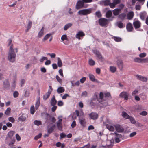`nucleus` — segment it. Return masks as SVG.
Instances as JSON below:
<instances>
[{
    "label": "nucleus",
    "mask_w": 148,
    "mask_h": 148,
    "mask_svg": "<svg viewBox=\"0 0 148 148\" xmlns=\"http://www.w3.org/2000/svg\"><path fill=\"white\" fill-rule=\"evenodd\" d=\"M16 54L14 52V49L12 47V45L10 47L8 53L7 59L10 62L13 63L16 60Z\"/></svg>",
    "instance_id": "f257e3e1"
},
{
    "label": "nucleus",
    "mask_w": 148,
    "mask_h": 148,
    "mask_svg": "<svg viewBox=\"0 0 148 148\" xmlns=\"http://www.w3.org/2000/svg\"><path fill=\"white\" fill-rule=\"evenodd\" d=\"M91 12V9L89 8L81 10L78 11V13L79 15H86L90 13Z\"/></svg>",
    "instance_id": "f03ea898"
},
{
    "label": "nucleus",
    "mask_w": 148,
    "mask_h": 148,
    "mask_svg": "<svg viewBox=\"0 0 148 148\" xmlns=\"http://www.w3.org/2000/svg\"><path fill=\"white\" fill-rule=\"evenodd\" d=\"M129 95V94L127 92L123 91L120 93L119 97L120 98H124L125 100H127Z\"/></svg>",
    "instance_id": "7ed1b4c3"
},
{
    "label": "nucleus",
    "mask_w": 148,
    "mask_h": 148,
    "mask_svg": "<svg viewBox=\"0 0 148 148\" xmlns=\"http://www.w3.org/2000/svg\"><path fill=\"white\" fill-rule=\"evenodd\" d=\"M85 36V34L84 32L81 31H78L75 36V37L77 39L80 40L82 39Z\"/></svg>",
    "instance_id": "20e7f679"
},
{
    "label": "nucleus",
    "mask_w": 148,
    "mask_h": 148,
    "mask_svg": "<svg viewBox=\"0 0 148 148\" xmlns=\"http://www.w3.org/2000/svg\"><path fill=\"white\" fill-rule=\"evenodd\" d=\"M99 23L101 26H105L108 23V20L105 18H101L99 20Z\"/></svg>",
    "instance_id": "39448f33"
},
{
    "label": "nucleus",
    "mask_w": 148,
    "mask_h": 148,
    "mask_svg": "<svg viewBox=\"0 0 148 148\" xmlns=\"http://www.w3.org/2000/svg\"><path fill=\"white\" fill-rule=\"evenodd\" d=\"M117 65L121 71H122L124 65L123 62L121 60H118L116 61Z\"/></svg>",
    "instance_id": "423d86ee"
},
{
    "label": "nucleus",
    "mask_w": 148,
    "mask_h": 148,
    "mask_svg": "<svg viewBox=\"0 0 148 148\" xmlns=\"http://www.w3.org/2000/svg\"><path fill=\"white\" fill-rule=\"evenodd\" d=\"M84 2L82 1L79 0L77 2L76 6V8L77 9H79L81 8H82L84 5Z\"/></svg>",
    "instance_id": "0eeeda50"
},
{
    "label": "nucleus",
    "mask_w": 148,
    "mask_h": 148,
    "mask_svg": "<svg viewBox=\"0 0 148 148\" xmlns=\"http://www.w3.org/2000/svg\"><path fill=\"white\" fill-rule=\"evenodd\" d=\"M89 116L91 119L95 120L98 118V115L96 113L92 112L89 114Z\"/></svg>",
    "instance_id": "6e6552de"
},
{
    "label": "nucleus",
    "mask_w": 148,
    "mask_h": 148,
    "mask_svg": "<svg viewBox=\"0 0 148 148\" xmlns=\"http://www.w3.org/2000/svg\"><path fill=\"white\" fill-rule=\"evenodd\" d=\"M79 119L81 125L84 127H85L86 122L85 118L79 116Z\"/></svg>",
    "instance_id": "1a4fd4ad"
},
{
    "label": "nucleus",
    "mask_w": 148,
    "mask_h": 148,
    "mask_svg": "<svg viewBox=\"0 0 148 148\" xmlns=\"http://www.w3.org/2000/svg\"><path fill=\"white\" fill-rule=\"evenodd\" d=\"M133 24L135 29H138L140 27L141 23L138 20H135L133 22Z\"/></svg>",
    "instance_id": "9d476101"
},
{
    "label": "nucleus",
    "mask_w": 148,
    "mask_h": 148,
    "mask_svg": "<svg viewBox=\"0 0 148 148\" xmlns=\"http://www.w3.org/2000/svg\"><path fill=\"white\" fill-rule=\"evenodd\" d=\"M137 79L140 80L143 82H147V78L142 76L141 75H136Z\"/></svg>",
    "instance_id": "9b49d317"
},
{
    "label": "nucleus",
    "mask_w": 148,
    "mask_h": 148,
    "mask_svg": "<svg viewBox=\"0 0 148 148\" xmlns=\"http://www.w3.org/2000/svg\"><path fill=\"white\" fill-rule=\"evenodd\" d=\"M47 120L48 122L51 121L53 123L55 122L56 120V119L53 117L51 115L48 114L47 117Z\"/></svg>",
    "instance_id": "f8f14e48"
},
{
    "label": "nucleus",
    "mask_w": 148,
    "mask_h": 148,
    "mask_svg": "<svg viewBox=\"0 0 148 148\" xmlns=\"http://www.w3.org/2000/svg\"><path fill=\"white\" fill-rule=\"evenodd\" d=\"M3 87L6 89H9L10 84L8 80L6 79L3 82Z\"/></svg>",
    "instance_id": "ddd939ff"
},
{
    "label": "nucleus",
    "mask_w": 148,
    "mask_h": 148,
    "mask_svg": "<svg viewBox=\"0 0 148 148\" xmlns=\"http://www.w3.org/2000/svg\"><path fill=\"white\" fill-rule=\"evenodd\" d=\"M116 131L118 132H122L124 131L123 128L119 125H116L114 126Z\"/></svg>",
    "instance_id": "4468645a"
},
{
    "label": "nucleus",
    "mask_w": 148,
    "mask_h": 148,
    "mask_svg": "<svg viewBox=\"0 0 148 148\" xmlns=\"http://www.w3.org/2000/svg\"><path fill=\"white\" fill-rule=\"evenodd\" d=\"M126 27L127 31L128 32H132L133 29L132 24L130 23H129L127 24Z\"/></svg>",
    "instance_id": "2eb2a0df"
},
{
    "label": "nucleus",
    "mask_w": 148,
    "mask_h": 148,
    "mask_svg": "<svg viewBox=\"0 0 148 148\" xmlns=\"http://www.w3.org/2000/svg\"><path fill=\"white\" fill-rule=\"evenodd\" d=\"M88 77L93 82H96L97 83H101V82L98 81L97 80L95 79V76L92 74H89L88 75Z\"/></svg>",
    "instance_id": "dca6fc26"
},
{
    "label": "nucleus",
    "mask_w": 148,
    "mask_h": 148,
    "mask_svg": "<svg viewBox=\"0 0 148 148\" xmlns=\"http://www.w3.org/2000/svg\"><path fill=\"white\" fill-rule=\"evenodd\" d=\"M139 15L141 20L142 21H144L147 16V14L145 12L143 11L140 13Z\"/></svg>",
    "instance_id": "f3484780"
},
{
    "label": "nucleus",
    "mask_w": 148,
    "mask_h": 148,
    "mask_svg": "<svg viewBox=\"0 0 148 148\" xmlns=\"http://www.w3.org/2000/svg\"><path fill=\"white\" fill-rule=\"evenodd\" d=\"M114 134H116L115 137V140L116 143H119L120 141V138L122 137L121 134H117L116 132H114Z\"/></svg>",
    "instance_id": "a211bd4d"
},
{
    "label": "nucleus",
    "mask_w": 148,
    "mask_h": 148,
    "mask_svg": "<svg viewBox=\"0 0 148 148\" xmlns=\"http://www.w3.org/2000/svg\"><path fill=\"white\" fill-rule=\"evenodd\" d=\"M40 93H39L38 96V97L36 103L35 104V108L37 110L38 108L40 103Z\"/></svg>",
    "instance_id": "6ab92c4d"
},
{
    "label": "nucleus",
    "mask_w": 148,
    "mask_h": 148,
    "mask_svg": "<svg viewBox=\"0 0 148 148\" xmlns=\"http://www.w3.org/2000/svg\"><path fill=\"white\" fill-rule=\"evenodd\" d=\"M55 127V125H54L52 126H50L48 125L47 127V132L49 134H50L54 130V128Z\"/></svg>",
    "instance_id": "aec40b11"
},
{
    "label": "nucleus",
    "mask_w": 148,
    "mask_h": 148,
    "mask_svg": "<svg viewBox=\"0 0 148 148\" xmlns=\"http://www.w3.org/2000/svg\"><path fill=\"white\" fill-rule=\"evenodd\" d=\"M27 118L26 115L23 114L22 115L20 116L18 118V120L20 121H24Z\"/></svg>",
    "instance_id": "412c9836"
},
{
    "label": "nucleus",
    "mask_w": 148,
    "mask_h": 148,
    "mask_svg": "<svg viewBox=\"0 0 148 148\" xmlns=\"http://www.w3.org/2000/svg\"><path fill=\"white\" fill-rule=\"evenodd\" d=\"M134 14L133 12L131 11L129 12L127 14V19L131 20L132 18L134 16Z\"/></svg>",
    "instance_id": "4be33fe9"
},
{
    "label": "nucleus",
    "mask_w": 148,
    "mask_h": 148,
    "mask_svg": "<svg viewBox=\"0 0 148 148\" xmlns=\"http://www.w3.org/2000/svg\"><path fill=\"white\" fill-rule=\"evenodd\" d=\"M51 106L55 105L57 103V101L55 99V96H53L51 100Z\"/></svg>",
    "instance_id": "5701e85b"
},
{
    "label": "nucleus",
    "mask_w": 148,
    "mask_h": 148,
    "mask_svg": "<svg viewBox=\"0 0 148 148\" xmlns=\"http://www.w3.org/2000/svg\"><path fill=\"white\" fill-rule=\"evenodd\" d=\"M116 25L119 28H121L125 27V25H124L121 21H118L116 23Z\"/></svg>",
    "instance_id": "b1692460"
},
{
    "label": "nucleus",
    "mask_w": 148,
    "mask_h": 148,
    "mask_svg": "<svg viewBox=\"0 0 148 148\" xmlns=\"http://www.w3.org/2000/svg\"><path fill=\"white\" fill-rule=\"evenodd\" d=\"M65 91V89L63 87H59L57 90V92L58 94L60 93H62L63 92Z\"/></svg>",
    "instance_id": "393cba45"
},
{
    "label": "nucleus",
    "mask_w": 148,
    "mask_h": 148,
    "mask_svg": "<svg viewBox=\"0 0 148 148\" xmlns=\"http://www.w3.org/2000/svg\"><path fill=\"white\" fill-rule=\"evenodd\" d=\"M75 112L77 115V116H79V114L80 117L81 116H83L84 115V113L82 109L80 110V112H79L77 110H76Z\"/></svg>",
    "instance_id": "a878e982"
},
{
    "label": "nucleus",
    "mask_w": 148,
    "mask_h": 148,
    "mask_svg": "<svg viewBox=\"0 0 148 148\" xmlns=\"http://www.w3.org/2000/svg\"><path fill=\"white\" fill-rule=\"evenodd\" d=\"M120 11L121 10L120 9H115L113 11V14L115 16L119 14Z\"/></svg>",
    "instance_id": "bb28decb"
},
{
    "label": "nucleus",
    "mask_w": 148,
    "mask_h": 148,
    "mask_svg": "<svg viewBox=\"0 0 148 148\" xmlns=\"http://www.w3.org/2000/svg\"><path fill=\"white\" fill-rule=\"evenodd\" d=\"M104 95L102 92H100L99 94V98H97V100L100 102L102 101L103 100Z\"/></svg>",
    "instance_id": "cd10ccee"
},
{
    "label": "nucleus",
    "mask_w": 148,
    "mask_h": 148,
    "mask_svg": "<svg viewBox=\"0 0 148 148\" xmlns=\"http://www.w3.org/2000/svg\"><path fill=\"white\" fill-rule=\"evenodd\" d=\"M93 53L94 54L96 55L97 57L99 59H101L102 58V56L100 54V53L96 51L95 50L93 51Z\"/></svg>",
    "instance_id": "c85d7f7f"
},
{
    "label": "nucleus",
    "mask_w": 148,
    "mask_h": 148,
    "mask_svg": "<svg viewBox=\"0 0 148 148\" xmlns=\"http://www.w3.org/2000/svg\"><path fill=\"white\" fill-rule=\"evenodd\" d=\"M44 29V27H42L40 31L39 32L38 36V37L40 38L43 35Z\"/></svg>",
    "instance_id": "c756f323"
},
{
    "label": "nucleus",
    "mask_w": 148,
    "mask_h": 148,
    "mask_svg": "<svg viewBox=\"0 0 148 148\" xmlns=\"http://www.w3.org/2000/svg\"><path fill=\"white\" fill-rule=\"evenodd\" d=\"M15 132L13 131H10L7 134V136L10 138H12Z\"/></svg>",
    "instance_id": "7c9ffc66"
},
{
    "label": "nucleus",
    "mask_w": 148,
    "mask_h": 148,
    "mask_svg": "<svg viewBox=\"0 0 148 148\" xmlns=\"http://www.w3.org/2000/svg\"><path fill=\"white\" fill-rule=\"evenodd\" d=\"M106 127L110 131H114V128L113 126L107 125Z\"/></svg>",
    "instance_id": "2f4dec72"
},
{
    "label": "nucleus",
    "mask_w": 148,
    "mask_h": 148,
    "mask_svg": "<svg viewBox=\"0 0 148 148\" xmlns=\"http://www.w3.org/2000/svg\"><path fill=\"white\" fill-rule=\"evenodd\" d=\"M126 16V15L124 13L121 14L118 16L119 18L121 20H124Z\"/></svg>",
    "instance_id": "473e14b6"
},
{
    "label": "nucleus",
    "mask_w": 148,
    "mask_h": 148,
    "mask_svg": "<svg viewBox=\"0 0 148 148\" xmlns=\"http://www.w3.org/2000/svg\"><path fill=\"white\" fill-rule=\"evenodd\" d=\"M57 64L58 66L59 67H61L62 66V63L60 58L58 57L57 58Z\"/></svg>",
    "instance_id": "72a5a7b5"
},
{
    "label": "nucleus",
    "mask_w": 148,
    "mask_h": 148,
    "mask_svg": "<svg viewBox=\"0 0 148 148\" xmlns=\"http://www.w3.org/2000/svg\"><path fill=\"white\" fill-rule=\"evenodd\" d=\"M112 15V12L110 10H109L107 11L106 14V17L107 18H110L111 17Z\"/></svg>",
    "instance_id": "f704fd0d"
},
{
    "label": "nucleus",
    "mask_w": 148,
    "mask_h": 148,
    "mask_svg": "<svg viewBox=\"0 0 148 148\" xmlns=\"http://www.w3.org/2000/svg\"><path fill=\"white\" fill-rule=\"evenodd\" d=\"M122 116L126 119H128L130 116L126 112L123 111L122 112Z\"/></svg>",
    "instance_id": "c9c22d12"
},
{
    "label": "nucleus",
    "mask_w": 148,
    "mask_h": 148,
    "mask_svg": "<svg viewBox=\"0 0 148 148\" xmlns=\"http://www.w3.org/2000/svg\"><path fill=\"white\" fill-rule=\"evenodd\" d=\"M72 25V24L71 23H69L66 25L64 27V30L66 31L70 27H71Z\"/></svg>",
    "instance_id": "e433bc0d"
},
{
    "label": "nucleus",
    "mask_w": 148,
    "mask_h": 148,
    "mask_svg": "<svg viewBox=\"0 0 148 148\" xmlns=\"http://www.w3.org/2000/svg\"><path fill=\"white\" fill-rule=\"evenodd\" d=\"M62 116H59L58 117V119L59 120L58 121L57 125H58L59 124H62Z\"/></svg>",
    "instance_id": "4c0bfd02"
},
{
    "label": "nucleus",
    "mask_w": 148,
    "mask_h": 148,
    "mask_svg": "<svg viewBox=\"0 0 148 148\" xmlns=\"http://www.w3.org/2000/svg\"><path fill=\"white\" fill-rule=\"evenodd\" d=\"M134 60L136 62L141 63L142 62V59L136 57L134 58Z\"/></svg>",
    "instance_id": "58836bf2"
},
{
    "label": "nucleus",
    "mask_w": 148,
    "mask_h": 148,
    "mask_svg": "<svg viewBox=\"0 0 148 148\" xmlns=\"http://www.w3.org/2000/svg\"><path fill=\"white\" fill-rule=\"evenodd\" d=\"M61 39L62 41H63L65 40H68L67 36L66 34H64L62 35L61 37Z\"/></svg>",
    "instance_id": "ea45409f"
},
{
    "label": "nucleus",
    "mask_w": 148,
    "mask_h": 148,
    "mask_svg": "<svg viewBox=\"0 0 148 148\" xmlns=\"http://www.w3.org/2000/svg\"><path fill=\"white\" fill-rule=\"evenodd\" d=\"M35 112L34 106H32L30 108V112L32 114H33Z\"/></svg>",
    "instance_id": "a19ab883"
},
{
    "label": "nucleus",
    "mask_w": 148,
    "mask_h": 148,
    "mask_svg": "<svg viewBox=\"0 0 148 148\" xmlns=\"http://www.w3.org/2000/svg\"><path fill=\"white\" fill-rule=\"evenodd\" d=\"M110 69L112 73H114L116 70V68L114 66H110Z\"/></svg>",
    "instance_id": "79ce46f5"
},
{
    "label": "nucleus",
    "mask_w": 148,
    "mask_h": 148,
    "mask_svg": "<svg viewBox=\"0 0 148 148\" xmlns=\"http://www.w3.org/2000/svg\"><path fill=\"white\" fill-rule=\"evenodd\" d=\"M34 123L35 125L37 126H39L42 125V123L40 121L36 120L34 121Z\"/></svg>",
    "instance_id": "37998d69"
},
{
    "label": "nucleus",
    "mask_w": 148,
    "mask_h": 148,
    "mask_svg": "<svg viewBox=\"0 0 148 148\" xmlns=\"http://www.w3.org/2000/svg\"><path fill=\"white\" fill-rule=\"evenodd\" d=\"M113 39L115 41L117 42H121V38L118 37L114 36L113 37Z\"/></svg>",
    "instance_id": "c03bdc74"
},
{
    "label": "nucleus",
    "mask_w": 148,
    "mask_h": 148,
    "mask_svg": "<svg viewBox=\"0 0 148 148\" xmlns=\"http://www.w3.org/2000/svg\"><path fill=\"white\" fill-rule=\"evenodd\" d=\"M128 119L130 120V121L132 123L134 124L136 123V121L132 117L130 116Z\"/></svg>",
    "instance_id": "a18cd8bd"
},
{
    "label": "nucleus",
    "mask_w": 148,
    "mask_h": 148,
    "mask_svg": "<svg viewBox=\"0 0 148 148\" xmlns=\"http://www.w3.org/2000/svg\"><path fill=\"white\" fill-rule=\"evenodd\" d=\"M51 94L47 92L43 96V99L44 100H46L49 96Z\"/></svg>",
    "instance_id": "49530a36"
},
{
    "label": "nucleus",
    "mask_w": 148,
    "mask_h": 148,
    "mask_svg": "<svg viewBox=\"0 0 148 148\" xmlns=\"http://www.w3.org/2000/svg\"><path fill=\"white\" fill-rule=\"evenodd\" d=\"M15 141L14 139H12L10 142L8 143V144L9 146H12L14 143Z\"/></svg>",
    "instance_id": "de8ad7c7"
},
{
    "label": "nucleus",
    "mask_w": 148,
    "mask_h": 148,
    "mask_svg": "<svg viewBox=\"0 0 148 148\" xmlns=\"http://www.w3.org/2000/svg\"><path fill=\"white\" fill-rule=\"evenodd\" d=\"M32 25V23L31 21L28 22V25L27 27V29L26 31L27 32L31 28Z\"/></svg>",
    "instance_id": "09e8293b"
},
{
    "label": "nucleus",
    "mask_w": 148,
    "mask_h": 148,
    "mask_svg": "<svg viewBox=\"0 0 148 148\" xmlns=\"http://www.w3.org/2000/svg\"><path fill=\"white\" fill-rule=\"evenodd\" d=\"M89 64L91 66H93L95 64V62L92 59H90L89 60Z\"/></svg>",
    "instance_id": "8fccbe9b"
},
{
    "label": "nucleus",
    "mask_w": 148,
    "mask_h": 148,
    "mask_svg": "<svg viewBox=\"0 0 148 148\" xmlns=\"http://www.w3.org/2000/svg\"><path fill=\"white\" fill-rule=\"evenodd\" d=\"M51 35V34H47L44 37L43 39V41H45L46 40H47L50 36Z\"/></svg>",
    "instance_id": "3c124183"
},
{
    "label": "nucleus",
    "mask_w": 148,
    "mask_h": 148,
    "mask_svg": "<svg viewBox=\"0 0 148 148\" xmlns=\"http://www.w3.org/2000/svg\"><path fill=\"white\" fill-rule=\"evenodd\" d=\"M11 111V108L8 107L6 109V110L5 112V114L7 115H8L10 114Z\"/></svg>",
    "instance_id": "603ef678"
},
{
    "label": "nucleus",
    "mask_w": 148,
    "mask_h": 148,
    "mask_svg": "<svg viewBox=\"0 0 148 148\" xmlns=\"http://www.w3.org/2000/svg\"><path fill=\"white\" fill-rule=\"evenodd\" d=\"M104 5L105 6H108L109 5L110 3V0H105L103 1Z\"/></svg>",
    "instance_id": "864d4df0"
},
{
    "label": "nucleus",
    "mask_w": 148,
    "mask_h": 148,
    "mask_svg": "<svg viewBox=\"0 0 148 148\" xmlns=\"http://www.w3.org/2000/svg\"><path fill=\"white\" fill-rule=\"evenodd\" d=\"M138 91L137 89H135L134 91H133L132 93V96H136V95L138 93Z\"/></svg>",
    "instance_id": "5fc2aeb1"
},
{
    "label": "nucleus",
    "mask_w": 148,
    "mask_h": 148,
    "mask_svg": "<svg viewBox=\"0 0 148 148\" xmlns=\"http://www.w3.org/2000/svg\"><path fill=\"white\" fill-rule=\"evenodd\" d=\"M142 116H146L147 115V112L145 111H143L139 113Z\"/></svg>",
    "instance_id": "6e6d98bb"
},
{
    "label": "nucleus",
    "mask_w": 148,
    "mask_h": 148,
    "mask_svg": "<svg viewBox=\"0 0 148 148\" xmlns=\"http://www.w3.org/2000/svg\"><path fill=\"white\" fill-rule=\"evenodd\" d=\"M57 127L58 130L60 131H62V124L57 125Z\"/></svg>",
    "instance_id": "4d7b16f0"
},
{
    "label": "nucleus",
    "mask_w": 148,
    "mask_h": 148,
    "mask_svg": "<svg viewBox=\"0 0 148 148\" xmlns=\"http://www.w3.org/2000/svg\"><path fill=\"white\" fill-rule=\"evenodd\" d=\"M113 2L116 5L119 3L121 1V0H113Z\"/></svg>",
    "instance_id": "13d9d810"
},
{
    "label": "nucleus",
    "mask_w": 148,
    "mask_h": 148,
    "mask_svg": "<svg viewBox=\"0 0 148 148\" xmlns=\"http://www.w3.org/2000/svg\"><path fill=\"white\" fill-rule=\"evenodd\" d=\"M15 136H16V138L18 141H19L21 140V137L18 134H16Z\"/></svg>",
    "instance_id": "bf43d9fd"
},
{
    "label": "nucleus",
    "mask_w": 148,
    "mask_h": 148,
    "mask_svg": "<svg viewBox=\"0 0 148 148\" xmlns=\"http://www.w3.org/2000/svg\"><path fill=\"white\" fill-rule=\"evenodd\" d=\"M56 78L57 80L60 83H62V80L60 78L58 75L56 76Z\"/></svg>",
    "instance_id": "052dcab7"
},
{
    "label": "nucleus",
    "mask_w": 148,
    "mask_h": 148,
    "mask_svg": "<svg viewBox=\"0 0 148 148\" xmlns=\"http://www.w3.org/2000/svg\"><path fill=\"white\" fill-rule=\"evenodd\" d=\"M48 55H49L50 56L51 58H54L56 56V54L55 53H48L47 54Z\"/></svg>",
    "instance_id": "680f3d73"
},
{
    "label": "nucleus",
    "mask_w": 148,
    "mask_h": 148,
    "mask_svg": "<svg viewBox=\"0 0 148 148\" xmlns=\"http://www.w3.org/2000/svg\"><path fill=\"white\" fill-rule=\"evenodd\" d=\"M19 95L18 92L16 91H15L13 93V96L14 97L16 98L18 97V95Z\"/></svg>",
    "instance_id": "e2e57ef3"
},
{
    "label": "nucleus",
    "mask_w": 148,
    "mask_h": 148,
    "mask_svg": "<svg viewBox=\"0 0 148 148\" xmlns=\"http://www.w3.org/2000/svg\"><path fill=\"white\" fill-rule=\"evenodd\" d=\"M146 56V54L145 53H141L139 55V56L140 58H144Z\"/></svg>",
    "instance_id": "0e129e2a"
},
{
    "label": "nucleus",
    "mask_w": 148,
    "mask_h": 148,
    "mask_svg": "<svg viewBox=\"0 0 148 148\" xmlns=\"http://www.w3.org/2000/svg\"><path fill=\"white\" fill-rule=\"evenodd\" d=\"M47 57H42L40 60V62H42L44 60H47Z\"/></svg>",
    "instance_id": "69168bd1"
},
{
    "label": "nucleus",
    "mask_w": 148,
    "mask_h": 148,
    "mask_svg": "<svg viewBox=\"0 0 148 148\" xmlns=\"http://www.w3.org/2000/svg\"><path fill=\"white\" fill-rule=\"evenodd\" d=\"M71 126L72 128H74L76 125V123L75 121H73L71 124Z\"/></svg>",
    "instance_id": "338daca9"
},
{
    "label": "nucleus",
    "mask_w": 148,
    "mask_h": 148,
    "mask_svg": "<svg viewBox=\"0 0 148 148\" xmlns=\"http://www.w3.org/2000/svg\"><path fill=\"white\" fill-rule=\"evenodd\" d=\"M8 120L9 121L11 122L12 123H13L15 121V119L13 117H9L8 118Z\"/></svg>",
    "instance_id": "774afa93"
}]
</instances>
